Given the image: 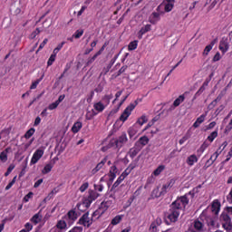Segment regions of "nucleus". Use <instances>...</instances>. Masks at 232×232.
Segmentation results:
<instances>
[{
	"instance_id": "nucleus-1",
	"label": "nucleus",
	"mask_w": 232,
	"mask_h": 232,
	"mask_svg": "<svg viewBox=\"0 0 232 232\" xmlns=\"http://www.w3.org/2000/svg\"><path fill=\"white\" fill-rule=\"evenodd\" d=\"M188 195H192L193 197L194 194L190 191L171 203L169 209L165 214L167 224H169V221L177 222V220H179L180 211H182V209H186V206L189 204V198H188Z\"/></svg>"
},
{
	"instance_id": "nucleus-2",
	"label": "nucleus",
	"mask_w": 232,
	"mask_h": 232,
	"mask_svg": "<svg viewBox=\"0 0 232 232\" xmlns=\"http://www.w3.org/2000/svg\"><path fill=\"white\" fill-rule=\"evenodd\" d=\"M142 100H136L134 102L130 103L123 111V113L120 117V121L122 122H126L128 121V117L131 115V111L135 110V107Z\"/></svg>"
},
{
	"instance_id": "nucleus-3",
	"label": "nucleus",
	"mask_w": 232,
	"mask_h": 232,
	"mask_svg": "<svg viewBox=\"0 0 232 232\" xmlns=\"http://www.w3.org/2000/svg\"><path fill=\"white\" fill-rule=\"evenodd\" d=\"M219 220L222 224L223 229H225L226 231L231 230L232 222H231V218L229 217L227 212H222L220 217H219Z\"/></svg>"
},
{
	"instance_id": "nucleus-4",
	"label": "nucleus",
	"mask_w": 232,
	"mask_h": 232,
	"mask_svg": "<svg viewBox=\"0 0 232 232\" xmlns=\"http://www.w3.org/2000/svg\"><path fill=\"white\" fill-rule=\"evenodd\" d=\"M95 222L93 218H90V212H85L79 219L78 224L84 226V227H90L92 224Z\"/></svg>"
},
{
	"instance_id": "nucleus-5",
	"label": "nucleus",
	"mask_w": 232,
	"mask_h": 232,
	"mask_svg": "<svg viewBox=\"0 0 232 232\" xmlns=\"http://www.w3.org/2000/svg\"><path fill=\"white\" fill-rule=\"evenodd\" d=\"M101 197L100 193H97L95 190L89 189L88 196L83 198V200L87 201L89 205L92 206V202L97 200Z\"/></svg>"
},
{
	"instance_id": "nucleus-6",
	"label": "nucleus",
	"mask_w": 232,
	"mask_h": 232,
	"mask_svg": "<svg viewBox=\"0 0 232 232\" xmlns=\"http://www.w3.org/2000/svg\"><path fill=\"white\" fill-rule=\"evenodd\" d=\"M126 142H128V136L126 135V132H123L114 140V146H116L118 150H121Z\"/></svg>"
},
{
	"instance_id": "nucleus-7",
	"label": "nucleus",
	"mask_w": 232,
	"mask_h": 232,
	"mask_svg": "<svg viewBox=\"0 0 232 232\" xmlns=\"http://www.w3.org/2000/svg\"><path fill=\"white\" fill-rule=\"evenodd\" d=\"M43 155H44V150L37 149L31 159V165L37 164L39 160H41V159L43 158Z\"/></svg>"
},
{
	"instance_id": "nucleus-8",
	"label": "nucleus",
	"mask_w": 232,
	"mask_h": 232,
	"mask_svg": "<svg viewBox=\"0 0 232 232\" xmlns=\"http://www.w3.org/2000/svg\"><path fill=\"white\" fill-rule=\"evenodd\" d=\"M139 163V158L132 161L129 167L122 172L121 177H123V179H126L135 168H137V164Z\"/></svg>"
},
{
	"instance_id": "nucleus-9",
	"label": "nucleus",
	"mask_w": 232,
	"mask_h": 232,
	"mask_svg": "<svg viewBox=\"0 0 232 232\" xmlns=\"http://www.w3.org/2000/svg\"><path fill=\"white\" fill-rule=\"evenodd\" d=\"M219 50L223 55L229 50V39L227 37H223L219 42Z\"/></svg>"
},
{
	"instance_id": "nucleus-10",
	"label": "nucleus",
	"mask_w": 232,
	"mask_h": 232,
	"mask_svg": "<svg viewBox=\"0 0 232 232\" xmlns=\"http://www.w3.org/2000/svg\"><path fill=\"white\" fill-rule=\"evenodd\" d=\"M173 186H175V179H171L162 186L160 195L164 197V195H166V193H168V191H169L173 188Z\"/></svg>"
},
{
	"instance_id": "nucleus-11",
	"label": "nucleus",
	"mask_w": 232,
	"mask_h": 232,
	"mask_svg": "<svg viewBox=\"0 0 232 232\" xmlns=\"http://www.w3.org/2000/svg\"><path fill=\"white\" fill-rule=\"evenodd\" d=\"M150 142V139L147 136H142L139 139L138 141H136L135 146L136 148H140V150H142L144 146H147V144Z\"/></svg>"
},
{
	"instance_id": "nucleus-12",
	"label": "nucleus",
	"mask_w": 232,
	"mask_h": 232,
	"mask_svg": "<svg viewBox=\"0 0 232 232\" xmlns=\"http://www.w3.org/2000/svg\"><path fill=\"white\" fill-rule=\"evenodd\" d=\"M119 58V54H116L109 63V64L107 65V67L103 68L101 75H106L108 73V72H110V70H111V66H113V64H115V61H117V59Z\"/></svg>"
},
{
	"instance_id": "nucleus-13",
	"label": "nucleus",
	"mask_w": 232,
	"mask_h": 232,
	"mask_svg": "<svg viewBox=\"0 0 232 232\" xmlns=\"http://www.w3.org/2000/svg\"><path fill=\"white\" fill-rule=\"evenodd\" d=\"M111 206H113V200L111 199H108L106 201L102 202L100 205L102 213H106V211H108V208H111Z\"/></svg>"
},
{
	"instance_id": "nucleus-14",
	"label": "nucleus",
	"mask_w": 232,
	"mask_h": 232,
	"mask_svg": "<svg viewBox=\"0 0 232 232\" xmlns=\"http://www.w3.org/2000/svg\"><path fill=\"white\" fill-rule=\"evenodd\" d=\"M220 201H218V199H215L213 202H212V205H211V211L212 213H214V215H218V213H220Z\"/></svg>"
},
{
	"instance_id": "nucleus-15",
	"label": "nucleus",
	"mask_w": 232,
	"mask_h": 232,
	"mask_svg": "<svg viewBox=\"0 0 232 232\" xmlns=\"http://www.w3.org/2000/svg\"><path fill=\"white\" fill-rule=\"evenodd\" d=\"M148 32H151V24H146L140 28L138 32V39H142V35H144V34H148Z\"/></svg>"
},
{
	"instance_id": "nucleus-16",
	"label": "nucleus",
	"mask_w": 232,
	"mask_h": 232,
	"mask_svg": "<svg viewBox=\"0 0 232 232\" xmlns=\"http://www.w3.org/2000/svg\"><path fill=\"white\" fill-rule=\"evenodd\" d=\"M186 99V97L184 96V94L179 95L173 102V106H171L169 108V110H175V108H177L178 106H180V104H182V102H184V100Z\"/></svg>"
},
{
	"instance_id": "nucleus-17",
	"label": "nucleus",
	"mask_w": 232,
	"mask_h": 232,
	"mask_svg": "<svg viewBox=\"0 0 232 232\" xmlns=\"http://www.w3.org/2000/svg\"><path fill=\"white\" fill-rule=\"evenodd\" d=\"M208 82H204L202 86L198 89V91L194 94V97L192 99V101L197 100L198 97H200V95H202V93H204V92L206 91V87L208 86Z\"/></svg>"
},
{
	"instance_id": "nucleus-18",
	"label": "nucleus",
	"mask_w": 232,
	"mask_h": 232,
	"mask_svg": "<svg viewBox=\"0 0 232 232\" xmlns=\"http://www.w3.org/2000/svg\"><path fill=\"white\" fill-rule=\"evenodd\" d=\"M218 43V39H214L210 44L207 45L204 49L203 55H208L211 50H213V46Z\"/></svg>"
},
{
	"instance_id": "nucleus-19",
	"label": "nucleus",
	"mask_w": 232,
	"mask_h": 232,
	"mask_svg": "<svg viewBox=\"0 0 232 232\" xmlns=\"http://www.w3.org/2000/svg\"><path fill=\"white\" fill-rule=\"evenodd\" d=\"M90 206L91 205H89V203L85 199H83L82 203L77 204V208L82 213H84V211H86L88 208H90Z\"/></svg>"
},
{
	"instance_id": "nucleus-20",
	"label": "nucleus",
	"mask_w": 232,
	"mask_h": 232,
	"mask_svg": "<svg viewBox=\"0 0 232 232\" xmlns=\"http://www.w3.org/2000/svg\"><path fill=\"white\" fill-rule=\"evenodd\" d=\"M149 21L150 23H151V24H157V23L160 21V14L155 12L152 13L149 18Z\"/></svg>"
},
{
	"instance_id": "nucleus-21",
	"label": "nucleus",
	"mask_w": 232,
	"mask_h": 232,
	"mask_svg": "<svg viewBox=\"0 0 232 232\" xmlns=\"http://www.w3.org/2000/svg\"><path fill=\"white\" fill-rule=\"evenodd\" d=\"M206 117H208V112H206L205 114H201L193 123V128H198L200 124H202V122L206 121Z\"/></svg>"
},
{
	"instance_id": "nucleus-22",
	"label": "nucleus",
	"mask_w": 232,
	"mask_h": 232,
	"mask_svg": "<svg viewBox=\"0 0 232 232\" xmlns=\"http://www.w3.org/2000/svg\"><path fill=\"white\" fill-rule=\"evenodd\" d=\"M107 160H108L105 158L100 163H98L96 167L92 170V175H95V173H97L98 171H101L104 164H106Z\"/></svg>"
},
{
	"instance_id": "nucleus-23",
	"label": "nucleus",
	"mask_w": 232,
	"mask_h": 232,
	"mask_svg": "<svg viewBox=\"0 0 232 232\" xmlns=\"http://www.w3.org/2000/svg\"><path fill=\"white\" fill-rule=\"evenodd\" d=\"M206 222L207 226L209 227V232L211 231V228L217 227V221L215 220V218L208 217Z\"/></svg>"
},
{
	"instance_id": "nucleus-24",
	"label": "nucleus",
	"mask_w": 232,
	"mask_h": 232,
	"mask_svg": "<svg viewBox=\"0 0 232 232\" xmlns=\"http://www.w3.org/2000/svg\"><path fill=\"white\" fill-rule=\"evenodd\" d=\"M160 197H163L162 194H160V188L157 187L156 188H154L151 192L150 198H149V200H151V198H160Z\"/></svg>"
},
{
	"instance_id": "nucleus-25",
	"label": "nucleus",
	"mask_w": 232,
	"mask_h": 232,
	"mask_svg": "<svg viewBox=\"0 0 232 232\" xmlns=\"http://www.w3.org/2000/svg\"><path fill=\"white\" fill-rule=\"evenodd\" d=\"M41 220H43V215H41V212L36 213L31 218V222H33V224H34L35 226H37V224H39V222H41Z\"/></svg>"
},
{
	"instance_id": "nucleus-26",
	"label": "nucleus",
	"mask_w": 232,
	"mask_h": 232,
	"mask_svg": "<svg viewBox=\"0 0 232 232\" xmlns=\"http://www.w3.org/2000/svg\"><path fill=\"white\" fill-rule=\"evenodd\" d=\"M115 177H117V167L112 166L110 170L109 180L113 182V180H115Z\"/></svg>"
},
{
	"instance_id": "nucleus-27",
	"label": "nucleus",
	"mask_w": 232,
	"mask_h": 232,
	"mask_svg": "<svg viewBox=\"0 0 232 232\" xmlns=\"http://www.w3.org/2000/svg\"><path fill=\"white\" fill-rule=\"evenodd\" d=\"M82 128V122L81 121H76L72 127V133H79L81 131V129Z\"/></svg>"
},
{
	"instance_id": "nucleus-28",
	"label": "nucleus",
	"mask_w": 232,
	"mask_h": 232,
	"mask_svg": "<svg viewBox=\"0 0 232 232\" xmlns=\"http://www.w3.org/2000/svg\"><path fill=\"white\" fill-rule=\"evenodd\" d=\"M194 229L198 232L204 231V224L200 222L199 220L194 221Z\"/></svg>"
},
{
	"instance_id": "nucleus-29",
	"label": "nucleus",
	"mask_w": 232,
	"mask_h": 232,
	"mask_svg": "<svg viewBox=\"0 0 232 232\" xmlns=\"http://www.w3.org/2000/svg\"><path fill=\"white\" fill-rule=\"evenodd\" d=\"M93 108L96 111L101 113L102 111H104V108H106V106L104 105V103L98 102L94 103Z\"/></svg>"
},
{
	"instance_id": "nucleus-30",
	"label": "nucleus",
	"mask_w": 232,
	"mask_h": 232,
	"mask_svg": "<svg viewBox=\"0 0 232 232\" xmlns=\"http://www.w3.org/2000/svg\"><path fill=\"white\" fill-rule=\"evenodd\" d=\"M195 162H198V158H197V155H195V154L190 155L187 159V164H188V166H193V164H195Z\"/></svg>"
},
{
	"instance_id": "nucleus-31",
	"label": "nucleus",
	"mask_w": 232,
	"mask_h": 232,
	"mask_svg": "<svg viewBox=\"0 0 232 232\" xmlns=\"http://www.w3.org/2000/svg\"><path fill=\"white\" fill-rule=\"evenodd\" d=\"M140 150H142V149H140V147H135L133 149H130V159H135V157H137V155H139V151H140Z\"/></svg>"
},
{
	"instance_id": "nucleus-32",
	"label": "nucleus",
	"mask_w": 232,
	"mask_h": 232,
	"mask_svg": "<svg viewBox=\"0 0 232 232\" xmlns=\"http://www.w3.org/2000/svg\"><path fill=\"white\" fill-rule=\"evenodd\" d=\"M215 160H215L214 156L212 155L210 159L208 160L207 162L205 163L203 169H208V168H210V166H213V164H215Z\"/></svg>"
},
{
	"instance_id": "nucleus-33",
	"label": "nucleus",
	"mask_w": 232,
	"mask_h": 232,
	"mask_svg": "<svg viewBox=\"0 0 232 232\" xmlns=\"http://www.w3.org/2000/svg\"><path fill=\"white\" fill-rule=\"evenodd\" d=\"M137 46H139V41L134 40L132 42H130L128 45V50L130 52L133 51V50H137Z\"/></svg>"
},
{
	"instance_id": "nucleus-34",
	"label": "nucleus",
	"mask_w": 232,
	"mask_h": 232,
	"mask_svg": "<svg viewBox=\"0 0 232 232\" xmlns=\"http://www.w3.org/2000/svg\"><path fill=\"white\" fill-rule=\"evenodd\" d=\"M53 168V165L52 163H48L44 166V169L42 170V173L44 175H46L50 173V171H52Z\"/></svg>"
},
{
	"instance_id": "nucleus-35",
	"label": "nucleus",
	"mask_w": 232,
	"mask_h": 232,
	"mask_svg": "<svg viewBox=\"0 0 232 232\" xmlns=\"http://www.w3.org/2000/svg\"><path fill=\"white\" fill-rule=\"evenodd\" d=\"M218 137V130H214L208 137V140H209V142H213L215 140V139H217Z\"/></svg>"
},
{
	"instance_id": "nucleus-36",
	"label": "nucleus",
	"mask_w": 232,
	"mask_h": 232,
	"mask_svg": "<svg viewBox=\"0 0 232 232\" xmlns=\"http://www.w3.org/2000/svg\"><path fill=\"white\" fill-rule=\"evenodd\" d=\"M166 169V167L164 165H160L154 171H153V175H155V177H159V175L164 171V169Z\"/></svg>"
},
{
	"instance_id": "nucleus-37",
	"label": "nucleus",
	"mask_w": 232,
	"mask_h": 232,
	"mask_svg": "<svg viewBox=\"0 0 232 232\" xmlns=\"http://www.w3.org/2000/svg\"><path fill=\"white\" fill-rule=\"evenodd\" d=\"M67 226H68V225L66 224V221H64V220H59V221L57 222L56 227H57L58 229H66Z\"/></svg>"
},
{
	"instance_id": "nucleus-38",
	"label": "nucleus",
	"mask_w": 232,
	"mask_h": 232,
	"mask_svg": "<svg viewBox=\"0 0 232 232\" xmlns=\"http://www.w3.org/2000/svg\"><path fill=\"white\" fill-rule=\"evenodd\" d=\"M67 217L68 218H70V220H77V213L75 212V210H70L67 213Z\"/></svg>"
},
{
	"instance_id": "nucleus-39",
	"label": "nucleus",
	"mask_w": 232,
	"mask_h": 232,
	"mask_svg": "<svg viewBox=\"0 0 232 232\" xmlns=\"http://www.w3.org/2000/svg\"><path fill=\"white\" fill-rule=\"evenodd\" d=\"M122 180H124L123 177L120 176L118 178V179L114 182V184L112 185L111 191H113V189H115L116 188H119V186L121 185V182H122Z\"/></svg>"
},
{
	"instance_id": "nucleus-40",
	"label": "nucleus",
	"mask_w": 232,
	"mask_h": 232,
	"mask_svg": "<svg viewBox=\"0 0 232 232\" xmlns=\"http://www.w3.org/2000/svg\"><path fill=\"white\" fill-rule=\"evenodd\" d=\"M102 215H104V213H102V210L99 207V208L92 213V218L95 220V217L99 218Z\"/></svg>"
},
{
	"instance_id": "nucleus-41",
	"label": "nucleus",
	"mask_w": 232,
	"mask_h": 232,
	"mask_svg": "<svg viewBox=\"0 0 232 232\" xmlns=\"http://www.w3.org/2000/svg\"><path fill=\"white\" fill-rule=\"evenodd\" d=\"M122 220V216L118 215L116 216L112 220L111 223L112 226H117V224H121V221Z\"/></svg>"
},
{
	"instance_id": "nucleus-42",
	"label": "nucleus",
	"mask_w": 232,
	"mask_h": 232,
	"mask_svg": "<svg viewBox=\"0 0 232 232\" xmlns=\"http://www.w3.org/2000/svg\"><path fill=\"white\" fill-rule=\"evenodd\" d=\"M111 99H113V94L105 95L102 98V102H104V104H106V106H108V104H110V101H111Z\"/></svg>"
},
{
	"instance_id": "nucleus-43",
	"label": "nucleus",
	"mask_w": 232,
	"mask_h": 232,
	"mask_svg": "<svg viewBox=\"0 0 232 232\" xmlns=\"http://www.w3.org/2000/svg\"><path fill=\"white\" fill-rule=\"evenodd\" d=\"M34 133H35V129L31 128V129H29V130L25 132L24 138H25V139H30Z\"/></svg>"
},
{
	"instance_id": "nucleus-44",
	"label": "nucleus",
	"mask_w": 232,
	"mask_h": 232,
	"mask_svg": "<svg viewBox=\"0 0 232 232\" xmlns=\"http://www.w3.org/2000/svg\"><path fill=\"white\" fill-rule=\"evenodd\" d=\"M82 34H84V30H77L73 34L72 37H74V39H81V37H82Z\"/></svg>"
},
{
	"instance_id": "nucleus-45",
	"label": "nucleus",
	"mask_w": 232,
	"mask_h": 232,
	"mask_svg": "<svg viewBox=\"0 0 232 232\" xmlns=\"http://www.w3.org/2000/svg\"><path fill=\"white\" fill-rule=\"evenodd\" d=\"M208 148H209V143H208L207 141H204L203 144L200 146L198 151H200L201 153H204V151H206Z\"/></svg>"
},
{
	"instance_id": "nucleus-46",
	"label": "nucleus",
	"mask_w": 232,
	"mask_h": 232,
	"mask_svg": "<svg viewBox=\"0 0 232 232\" xmlns=\"http://www.w3.org/2000/svg\"><path fill=\"white\" fill-rule=\"evenodd\" d=\"M88 188H90V183L85 182L79 188V190L81 191V193H84V191H86Z\"/></svg>"
},
{
	"instance_id": "nucleus-47",
	"label": "nucleus",
	"mask_w": 232,
	"mask_h": 232,
	"mask_svg": "<svg viewBox=\"0 0 232 232\" xmlns=\"http://www.w3.org/2000/svg\"><path fill=\"white\" fill-rule=\"evenodd\" d=\"M41 81H43V78H39L37 79L36 81H34L31 87H30V90H35V88H37V86L39 85V82H41Z\"/></svg>"
},
{
	"instance_id": "nucleus-48",
	"label": "nucleus",
	"mask_w": 232,
	"mask_h": 232,
	"mask_svg": "<svg viewBox=\"0 0 232 232\" xmlns=\"http://www.w3.org/2000/svg\"><path fill=\"white\" fill-rule=\"evenodd\" d=\"M145 122H148V118L146 116H141L138 121L137 123L140 124V126H142V124H145Z\"/></svg>"
},
{
	"instance_id": "nucleus-49",
	"label": "nucleus",
	"mask_w": 232,
	"mask_h": 232,
	"mask_svg": "<svg viewBox=\"0 0 232 232\" xmlns=\"http://www.w3.org/2000/svg\"><path fill=\"white\" fill-rule=\"evenodd\" d=\"M0 160L1 162H6V160H8V155L6 154V152L2 151L0 153Z\"/></svg>"
},
{
	"instance_id": "nucleus-50",
	"label": "nucleus",
	"mask_w": 232,
	"mask_h": 232,
	"mask_svg": "<svg viewBox=\"0 0 232 232\" xmlns=\"http://www.w3.org/2000/svg\"><path fill=\"white\" fill-rule=\"evenodd\" d=\"M128 134H129L130 139H132V137H135V135H137V130L133 128H130L128 130Z\"/></svg>"
},
{
	"instance_id": "nucleus-51",
	"label": "nucleus",
	"mask_w": 232,
	"mask_h": 232,
	"mask_svg": "<svg viewBox=\"0 0 232 232\" xmlns=\"http://www.w3.org/2000/svg\"><path fill=\"white\" fill-rule=\"evenodd\" d=\"M14 169H15V165L11 164V165L8 167L6 172L5 173V177H8V175H10V174L12 173V171H14Z\"/></svg>"
},
{
	"instance_id": "nucleus-52",
	"label": "nucleus",
	"mask_w": 232,
	"mask_h": 232,
	"mask_svg": "<svg viewBox=\"0 0 232 232\" xmlns=\"http://www.w3.org/2000/svg\"><path fill=\"white\" fill-rule=\"evenodd\" d=\"M48 43V38H45L42 44H40L39 47H38V50L36 51V53L37 52H41V50H43L44 48V46H46Z\"/></svg>"
},
{
	"instance_id": "nucleus-53",
	"label": "nucleus",
	"mask_w": 232,
	"mask_h": 232,
	"mask_svg": "<svg viewBox=\"0 0 232 232\" xmlns=\"http://www.w3.org/2000/svg\"><path fill=\"white\" fill-rule=\"evenodd\" d=\"M104 189V186L102 184H94V190L99 191L100 193L102 192Z\"/></svg>"
},
{
	"instance_id": "nucleus-54",
	"label": "nucleus",
	"mask_w": 232,
	"mask_h": 232,
	"mask_svg": "<svg viewBox=\"0 0 232 232\" xmlns=\"http://www.w3.org/2000/svg\"><path fill=\"white\" fill-rule=\"evenodd\" d=\"M55 54H51L48 62H47V65L52 66V64H53V63H55Z\"/></svg>"
},
{
	"instance_id": "nucleus-55",
	"label": "nucleus",
	"mask_w": 232,
	"mask_h": 232,
	"mask_svg": "<svg viewBox=\"0 0 232 232\" xmlns=\"http://www.w3.org/2000/svg\"><path fill=\"white\" fill-rule=\"evenodd\" d=\"M55 193H57V189L56 188L53 189L50 192V194L48 195V197L44 199V201L46 202V200H50V198H52V197H53L55 195Z\"/></svg>"
},
{
	"instance_id": "nucleus-56",
	"label": "nucleus",
	"mask_w": 232,
	"mask_h": 232,
	"mask_svg": "<svg viewBox=\"0 0 232 232\" xmlns=\"http://www.w3.org/2000/svg\"><path fill=\"white\" fill-rule=\"evenodd\" d=\"M41 34V30L39 28H36L32 34H31V39H35L37 35Z\"/></svg>"
},
{
	"instance_id": "nucleus-57",
	"label": "nucleus",
	"mask_w": 232,
	"mask_h": 232,
	"mask_svg": "<svg viewBox=\"0 0 232 232\" xmlns=\"http://www.w3.org/2000/svg\"><path fill=\"white\" fill-rule=\"evenodd\" d=\"M126 70H128V65H123L117 73V77L122 75V73H124V72H126Z\"/></svg>"
},
{
	"instance_id": "nucleus-58",
	"label": "nucleus",
	"mask_w": 232,
	"mask_h": 232,
	"mask_svg": "<svg viewBox=\"0 0 232 232\" xmlns=\"http://www.w3.org/2000/svg\"><path fill=\"white\" fill-rule=\"evenodd\" d=\"M222 151H224L222 150V147H219V149L212 154V156L215 158V160H217V159H218V156L220 155V153H222Z\"/></svg>"
},
{
	"instance_id": "nucleus-59",
	"label": "nucleus",
	"mask_w": 232,
	"mask_h": 232,
	"mask_svg": "<svg viewBox=\"0 0 232 232\" xmlns=\"http://www.w3.org/2000/svg\"><path fill=\"white\" fill-rule=\"evenodd\" d=\"M173 6L174 5L171 3H167L165 5V12H171V10H173Z\"/></svg>"
},
{
	"instance_id": "nucleus-60",
	"label": "nucleus",
	"mask_w": 232,
	"mask_h": 232,
	"mask_svg": "<svg viewBox=\"0 0 232 232\" xmlns=\"http://www.w3.org/2000/svg\"><path fill=\"white\" fill-rule=\"evenodd\" d=\"M231 158H232V147L230 148V150L228 151V153L227 155V159L223 162L224 163L229 162V160H231Z\"/></svg>"
},
{
	"instance_id": "nucleus-61",
	"label": "nucleus",
	"mask_w": 232,
	"mask_h": 232,
	"mask_svg": "<svg viewBox=\"0 0 232 232\" xmlns=\"http://www.w3.org/2000/svg\"><path fill=\"white\" fill-rule=\"evenodd\" d=\"M24 227L25 228H24L26 232H31L32 231V229H34V226H32V224H30V223H26L25 225H24Z\"/></svg>"
},
{
	"instance_id": "nucleus-62",
	"label": "nucleus",
	"mask_w": 232,
	"mask_h": 232,
	"mask_svg": "<svg viewBox=\"0 0 232 232\" xmlns=\"http://www.w3.org/2000/svg\"><path fill=\"white\" fill-rule=\"evenodd\" d=\"M57 106H59V103H58V102H53V103H51L50 105H49V110H55V108H57Z\"/></svg>"
},
{
	"instance_id": "nucleus-63",
	"label": "nucleus",
	"mask_w": 232,
	"mask_h": 232,
	"mask_svg": "<svg viewBox=\"0 0 232 232\" xmlns=\"http://www.w3.org/2000/svg\"><path fill=\"white\" fill-rule=\"evenodd\" d=\"M157 226H159V225H157V223H151L150 224V231L151 232H157Z\"/></svg>"
},
{
	"instance_id": "nucleus-64",
	"label": "nucleus",
	"mask_w": 232,
	"mask_h": 232,
	"mask_svg": "<svg viewBox=\"0 0 232 232\" xmlns=\"http://www.w3.org/2000/svg\"><path fill=\"white\" fill-rule=\"evenodd\" d=\"M227 202H229V204H232V188L230 189V192L227 196Z\"/></svg>"
}]
</instances>
